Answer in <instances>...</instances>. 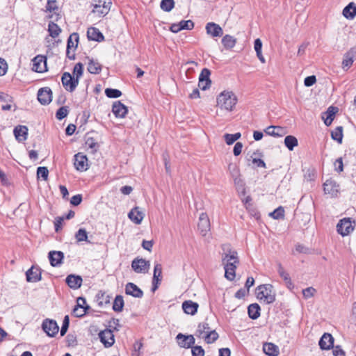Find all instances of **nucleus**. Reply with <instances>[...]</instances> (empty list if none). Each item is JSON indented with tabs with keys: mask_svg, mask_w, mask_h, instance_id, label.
<instances>
[{
	"mask_svg": "<svg viewBox=\"0 0 356 356\" xmlns=\"http://www.w3.org/2000/svg\"><path fill=\"white\" fill-rule=\"evenodd\" d=\"M222 262L225 271V277L230 281L234 280L236 265L239 263L237 252L229 250L222 256Z\"/></svg>",
	"mask_w": 356,
	"mask_h": 356,
	"instance_id": "f257e3e1",
	"label": "nucleus"
},
{
	"mask_svg": "<svg viewBox=\"0 0 356 356\" xmlns=\"http://www.w3.org/2000/svg\"><path fill=\"white\" fill-rule=\"evenodd\" d=\"M237 101V97L232 91L224 90L217 97V106L222 110L232 111Z\"/></svg>",
	"mask_w": 356,
	"mask_h": 356,
	"instance_id": "f03ea898",
	"label": "nucleus"
},
{
	"mask_svg": "<svg viewBox=\"0 0 356 356\" xmlns=\"http://www.w3.org/2000/svg\"><path fill=\"white\" fill-rule=\"evenodd\" d=\"M257 298L266 304L273 303L275 300V292L270 284L259 285L256 289Z\"/></svg>",
	"mask_w": 356,
	"mask_h": 356,
	"instance_id": "7ed1b4c3",
	"label": "nucleus"
},
{
	"mask_svg": "<svg viewBox=\"0 0 356 356\" xmlns=\"http://www.w3.org/2000/svg\"><path fill=\"white\" fill-rule=\"evenodd\" d=\"M62 83L66 90L73 92L79 84V81L69 72H64L61 78Z\"/></svg>",
	"mask_w": 356,
	"mask_h": 356,
	"instance_id": "20e7f679",
	"label": "nucleus"
},
{
	"mask_svg": "<svg viewBox=\"0 0 356 356\" xmlns=\"http://www.w3.org/2000/svg\"><path fill=\"white\" fill-rule=\"evenodd\" d=\"M132 269L137 273H146L150 268V263L144 259L136 258L131 262Z\"/></svg>",
	"mask_w": 356,
	"mask_h": 356,
	"instance_id": "39448f33",
	"label": "nucleus"
},
{
	"mask_svg": "<svg viewBox=\"0 0 356 356\" xmlns=\"http://www.w3.org/2000/svg\"><path fill=\"white\" fill-rule=\"evenodd\" d=\"M337 232L341 236H347L354 229L350 218L340 220L337 225Z\"/></svg>",
	"mask_w": 356,
	"mask_h": 356,
	"instance_id": "423d86ee",
	"label": "nucleus"
},
{
	"mask_svg": "<svg viewBox=\"0 0 356 356\" xmlns=\"http://www.w3.org/2000/svg\"><path fill=\"white\" fill-rule=\"evenodd\" d=\"M42 330L49 337H54L58 332L59 327L56 322L51 319H45L42 325Z\"/></svg>",
	"mask_w": 356,
	"mask_h": 356,
	"instance_id": "0eeeda50",
	"label": "nucleus"
},
{
	"mask_svg": "<svg viewBox=\"0 0 356 356\" xmlns=\"http://www.w3.org/2000/svg\"><path fill=\"white\" fill-rule=\"evenodd\" d=\"M99 337L101 342L106 348L112 346L115 342L114 334L113 331L110 329H106L103 331H101L99 334Z\"/></svg>",
	"mask_w": 356,
	"mask_h": 356,
	"instance_id": "6e6552de",
	"label": "nucleus"
},
{
	"mask_svg": "<svg viewBox=\"0 0 356 356\" xmlns=\"http://www.w3.org/2000/svg\"><path fill=\"white\" fill-rule=\"evenodd\" d=\"M33 70L36 72H43L47 70V58L42 55H38L33 59Z\"/></svg>",
	"mask_w": 356,
	"mask_h": 356,
	"instance_id": "1a4fd4ad",
	"label": "nucleus"
},
{
	"mask_svg": "<svg viewBox=\"0 0 356 356\" xmlns=\"http://www.w3.org/2000/svg\"><path fill=\"white\" fill-rule=\"evenodd\" d=\"M197 227L202 236H206L210 231V221L207 213H202L200 215Z\"/></svg>",
	"mask_w": 356,
	"mask_h": 356,
	"instance_id": "9d476101",
	"label": "nucleus"
},
{
	"mask_svg": "<svg viewBox=\"0 0 356 356\" xmlns=\"http://www.w3.org/2000/svg\"><path fill=\"white\" fill-rule=\"evenodd\" d=\"M38 99L43 105L49 104L52 100V92L49 88H40L38 92Z\"/></svg>",
	"mask_w": 356,
	"mask_h": 356,
	"instance_id": "9b49d317",
	"label": "nucleus"
},
{
	"mask_svg": "<svg viewBox=\"0 0 356 356\" xmlns=\"http://www.w3.org/2000/svg\"><path fill=\"white\" fill-rule=\"evenodd\" d=\"M177 343L181 348H189L195 343V339L193 335H184L179 333L176 337Z\"/></svg>",
	"mask_w": 356,
	"mask_h": 356,
	"instance_id": "f8f14e48",
	"label": "nucleus"
},
{
	"mask_svg": "<svg viewBox=\"0 0 356 356\" xmlns=\"http://www.w3.org/2000/svg\"><path fill=\"white\" fill-rule=\"evenodd\" d=\"M74 167L79 171H86L88 169V158L81 153L74 156Z\"/></svg>",
	"mask_w": 356,
	"mask_h": 356,
	"instance_id": "ddd939ff",
	"label": "nucleus"
},
{
	"mask_svg": "<svg viewBox=\"0 0 356 356\" xmlns=\"http://www.w3.org/2000/svg\"><path fill=\"white\" fill-rule=\"evenodd\" d=\"M334 338L330 333H324L319 340L318 345L322 350H330L334 348Z\"/></svg>",
	"mask_w": 356,
	"mask_h": 356,
	"instance_id": "4468645a",
	"label": "nucleus"
},
{
	"mask_svg": "<svg viewBox=\"0 0 356 356\" xmlns=\"http://www.w3.org/2000/svg\"><path fill=\"white\" fill-rule=\"evenodd\" d=\"M323 188L325 193L330 194L331 196L334 197L337 195L339 192V186L334 180L330 179L324 183Z\"/></svg>",
	"mask_w": 356,
	"mask_h": 356,
	"instance_id": "2eb2a0df",
	"label": "nucleus"
},
{
	"mask_svg": "<svg viewBox=\"0 0 356 356\" xmlns=\"http://www.w3.org/2000/svg\"><path fill=\"white\" fill-rule=\"evenodd\" d=\"M356 56V47H352L348 52L344 54L342 61V67L345 70L349 69L353 63L354 57Z\"/></svg>",
	"mask_w": 356,
	"mask_h": 356,
	"instance_id": "dca6fc26",
	"label": "nucleus"
},
{
	"mask_svg": "<svg viewBox=\"0 0 356 356\" xmlns=\"http://www.w3.org/2000/svg\"><path fill=\"white\" fill-rule=\"evenodd\" d=\"M162 266L160 264H156L154 268V274L152 279V291L154 292L159 287V284L161 281Z\"/></svg>",
	"mask_w": 356,
	"mask_h": 356,
	"instance_id": "f3484780",
	"label": "nucleus"
},
{
	"mask_svg": "<svg viewBox=\"0 0 356 356\" xmlns=\"http://www.w3.org/2000/svg\"><path fill=\"white\" fill-rule=\"evenodd\" d=\"M125 293L134 298H141L143 296V291L132 282H129L125 286Z\"/></svg>",
	"mask_w": 356,
	"mask_h": 356,
	"instance_id": "a211bd4d",
	"label": "nucleus"
},
{
	"mask_svg": "<svg viewBox=\"0 0 356 356\" xmlns=\"http://www.w3.org/2000/svg\"><path fill=\"white\" fill-rule=\"evenodd\" d=\"M112 111L117 118H124L127 113V107L120 101L115 102L113 104Z\"/></svg>",
	"mask_w": 356,
	"mask_h": 356,
	"instance_id": "6ab92c4d",
	"label": "nucleus"
},
{
	"mask_svg": "<svg viewBox=\"0 0 356 356\" xmlns=\"http://www.w3.org/2000/svg\"><path fill=\"white\" fill-rule=\"evenodd\" d=\"M64 258V254L61 251H50L49 252V259L52 266H58L62 264Z\"/></svg>",
	"mask_w": 356,
	"mask_h": 356,
	"instance_id": "aec40b11",
	"label": "nucleus"
},
{
	"mask_svg": "<svg viewBox=\"0 0 356 356\" xmlns=\"http://www.w3.org/2000/svg\"><path fill=\"white\" fill-rule=\"evenodd\" d=\"M207 33L212 37H220L223 34L222 28L217 24L209 22L206 25Z\"/></svg>",
	"mask_w": 356,
	"mask_h": 356,
	"instance_id": "412c9836",
	"label": "nucleus"
},
{
	"mask_svg": "<svg viewBox=\"0 0 356 356\" xmlns=\"http://www.w3.org/2000/svg\"><path fill=\"white\" fill-rule=\"evenodd\" d=\"M26 280L29 282H37L41 280V272L40 269L32 266L26 273Z\"/></svg>",
	"mask_w": 356,
	"mask_h": 356,
	"instance_id": "4be33fe9",
	"label": "nucleus"
},
{
	"mask_svg": "<svg viewBox=\"0 0 356 356\" xmlns=\"http://www.w3.org/2000/svg\"><path fill=\"white\" fill-rule=\"evenodd\" d=\"M264 131L267 135L274 137H282L286 134V129L280 126H269Z\"/></svg>",
	"mask_w": 356,
	"mask_h": 356,
	"instance_id": "5701e85b",
	"label": "nucleus"
},
{
	"mask_svg": "<svg viewBox=\"0 0 356 356\" xmlns=\"http://www.w3.org/2000/svg\"><path fill=\"white\" fill-rule=\"evenodd\" d=\"M79 42V35L76 33H74L70 35L67 40V56L70 60H74L75 58L74 54H72V56H70V49L72 47H76Z\"/></svg>",
	"mask_w": 356,
	"mask_h": 356,
	"instance_id": "b1692460",
	"label": "nucleus"
},
{
	"mask_svg": "<svg viewBox=\"0 0 356 356\" xmlns=\"http://www.w3.org/2000/svg\"><path fill=\"white\" fill-rule=\"evenodd\" d=\"M65 281L69 287L73 289L80 288L82 284V278L79 275H69Z\"/></svg>",
	"mask_w": 356,
	"mask_h": 356,
	"instance_id": "393cba45",
	"label": "nucleus"
},
{
	"mask_svg": "<svg viewBox=\"0 0 356 356\" xmlns=\"http://www.w3.org/2000/svg\"><path fill=\"white\" fill-rule=\"evenodd\" d=\"M198 307L199 305L192 300H186L182 303V309L184 312L186 314L192 316L197 313Z\"/></svg>",
	"mask_w": 356,
	"mask_h": 356,
	"instance_id": "a878e982",
	"label": "nucleus"
},
{
	"mask_svg": "<svg viewBox=\"0 0 356 356\" xmlns=\"http://www.w3.org/2000/svg\"><path fill=\"white\" fill-rule=\"evenodd\" d=\"M13 133L19 142H23L27 138L28 128L26 126L19 125L14 129Z\"/></svg>",
	"mask_w": 356,
	"mask_h": 356,
	"instance_id": "bb28decb",
	"label": "nucleus"
},
{
	"mask_svg": "<svg viewBox=\"0 0 356 356\" xmlns=\"http://www.w3.org/2000/svg\"><path fill=\"white\" fill-rule=\"evenodd\" d=\"M87 36L89 40L101 42L103 41L104 37L99 30L95 27H90L88 29Z\"/></svg>",
	"mask_w": 356,
	"mask_h": 356,
	"instance_id": "cd10ccee",
	"label": "nucleus"
},
{
	"mask_svg": "<svg viewBox=\"0 0 356 356\" xmlns=\"http://www.w3.org/2000/svg\"><path fill=\"white\" fill-rule=\"evenodd\" d=\"M128 217L132 222L139 225L144 218V214L143 212L138 211V207H135L128 213Z\"/></svg>",
	"mask_w": 356,
	"mask_h": 356,
	"instance_id": "c85d7f7f",
	"label": "nucleus"
},
{
	"mask_svg": "<svg viewBox=\"0 0 356 356\" xmlns=\"http://www.w3.org/2000/svg\"><path fill=\"white\" fill-rule=\"evenodd\" d=\"M210 74H211L210 71L207 68H204L200 73V75L199 76L198 87L200 89H202V90H207V86L206 85L203 86L202 83L204 81H207V82L211 81V80L209 79Z\"/></svg>",
	"mask_w": 356,
	"mask_h": 356,
	"instance_id": "c756f323",
	"label": "nucleus"
},
{
	"mask_svg": "<svg viewBox=\"0 0 356 356\" xmlns=\"http://www.w3.org/2000/svg\"><path fill=\"white\" fill-rule=\"evenodd\" d=\"M343 16L349 19H353L356 16V5L353 2L348 3L343 10Z\"/></svg>",
	"mask_w": 356,
	"mask_h": 356,
	"instance_id": "7c9ffc66",
	"label": "nucleus"
},
{
	"mask_svg": "<svg viewBox=\"0 0 356 356\" xmlns=\"http://www.w3.org/2000/svg\"><path fill=\"white\" fill-rule=\"evenodd\" d=\"M263 350L268 356H277L279 354L278 347L272 343H264Z\"/></svg>",
	"mask_w": 356,
	"mask_h": 356,
	"instance_id": "2f4dec72",
	"label": "nucleus"
},
{
	"mask_svg": "<svg viewBox=\"0 0 356 356\" xmlns=\"http://www.w3.org/2000/svg\"><path fill=\"white\" fill-rule=\"evenodd\" d=\"M260 307L258 304H251L248 307L249 317L253 320L257 319L260 316Z\"/></svg>",
	"mask_w": 356,
	"mask_h": 356,
	"instance_id": "473e14b6",
	"label": "nucleus"
},
{
	"mask_svg": "<svg viewBox=\"0 0 356 356\" xmlns=\"http://www.w3.org/2000/svg\"><path fill=\"white\" fill-rule=\"evenodd\" d=\"M102 70L101 64L93 59H90L88 65V71L94 74H99Z\"/></svg>",
	"mask_w": 356,
	"mask_h": 356,
	"instance_id": "72a5a7b5",
	"label": "nucleus"
},
{
	"mask_svg": "<svg viewBox=\"0 0 356 356\" xmlns=\"http://www.w3.org/2000/svg\"><path fill=\"white\" fill-rule=\"evenodd\" d=\"M211 330V329L209 327V323L207 322H202L199 323L195 334L197 337L201 338L203 337V335H205Z\"/></svg>",
	"mask_w": 356,
	"mask_h": 356,
	"instance_id": "f704fd0d",
	"label": "nucleus"
},
{
	"mask_svg": "<svg viewBox=\"0 0 356 356\" xmlns=\"http://www.w3.org/2000/svg\"><path fill=\"white\" fill-rule=\"evenodd\" d=\"M337 111V108L332 106L328 108L327 111L325 113V115H326V118H324V123L325 125L330 126L332 124Z\"/></svg>",
	"mask_w": 356,
	"mask_h": 356,
	"instance_id": "c9c22d12",
	"label": "nucleus"
},
{
	"mask_svg": "<svg viewBox=\"0 0 356 356\" xmlns=\"http://www.w3.org/2000/svg\"><path fill=\"white\" fill-rule=\"evenodd\" d=\"M236 38L230 35H225L222 39V43L227 49L233 48L236 44Z\"/></svg>",
	"mask_w": 356,
	"mask_h": 356,
	"instance_id": "e433bc0d",
	"label": "nucleus"
},
{
	"mask_svg": "<svg viewBox=\"0 0 356 356\" xmlns=\"http://www.w3.org/2000/svg\"><path fill=\"white\" fill-rule=\"evenodd\" d=\"M284 145L289 150L292 151L298 145V139L293 136H287L284 138Z\"/></svg>",
	"mask_w": 356,
	"mask_h": 356,
	"instance_id": "4c0bfd02",
	"label": "nucleus"
},
{
	"mask_svg": "<svg viewBox=\"0 0 356 356\" xmlns=\"http://www.w3.org/2000/svg\"><path fill=\"white\" fill-rule=\"evenodd\" d=\"M124 303L123 297L120 295H118L114 300L113 304V309L117 312H122L124 307Z\"/></svg>",
	"mask_w": 356,
	"mask_h": 356,
	"instance_id": "58836bf2",
	"label": "nucleus"
},
{
	"mask_svg": "<svg viewBox=\"0 0 356 356\" xmlns=\"http://www.w3.org/2000/svg\"><path fill=\"white\" fill-rule=\"evenodd\" d=\"M331 137L334 140L341 143L343 139V127L341 126L336 127L334 130L331 132Z\"/></svg>",
	"mask_w": 356,
	"mask_h": 356,
	"instance_id": "ea45409f",
	"label": "nucleus"
},
{
	"mask_svg": "<svg viewBox=\"0 0 356 356\" xmlns=\"http://www.w3.org/2000/svg\"><path fill=\"white\" fill-rule=\"evenodd\" d=\"M48 31L49 32L50 36H51L54 38L58 36V35L61 32L60 28L56 24L52 22H49V24Z\"/></svg>",
	"mask_w": 356,
	"mask_h": 356,
	"instance_id": "a19ab883",
	"label": "nucleus"
},
{
	"mask_svg": "<svg viewBox=\"0 0 356 356\" xmlns=\"http://www.w3.org/2000/svg\"><path fill=\"white\" fill-rule=\"evenodd\" d=\"M218 334L216 332V330H211L205 335H203V339H204L205 341L207 343H212L216 341L218 339Z\"/></svg>",
	"mask_w": 356,
	"mask_h": 356,
	"instance_id": "79ce46f5",
	"label": "nucleus"
},
{
	"mask_svg": "<svg viewBox=\"0 0 356 356\" xmlns=\"http://www.w3.org/2000/svg\"><path fill=\"white\" fill-rule=\"evenodd\" d=\"M241 136V133L238 132L234 134H225L224 135V138L226 143L229 145L233 144L235 141L238 140Z\"/></svg>",
	"mask_w": 356,
	"mask_h": 356,
	"instance_id": "37998d69",
	"label": "nucleus"
},
{
	"mask_svg": "<svg viewBox=\"0 0 356 356\" xmlns=\"http://www.w3.org/2000/svg\"><path fill=\"white\" fill-rule=\"evenodd\" d=\"M75 238L76 239L77 242H89L88 241V233L83 228H80L77 231V232L75 234Z\"/></svg>",
	"mask_w": 356,
	"mask_h": 356,
	"instance_id": "c03bdc74",
	"label": "nucleus"
},
{
	"mask_svg": "<svg viewBox=\"0 0 356 356\" xmlns=\"http://www.w3.org/2000/svg\"><path fill=\"white\" fill-rule=\"evenodd\" d=\"M175 6L173 0H162L161 2V8L166 12H170Z\"/></svg>",
	"mask_w": 356,
	"mask_h": 356,
	"instance_id": "a18cd8bd",
	"label": "nucleus"
},
{
	"mask_svg": "<svg viewBox=\"0 0 356 356\" xmlns=\"http://www.w3.org/2000/svg\"><path fill=\"white\" fill-rule=\"evenodd\" d=\"M83 72V66L82 63H78L75 65L73 70V74L75 79H77L79 81V79L82 76Z\"/></svg>",
	"mask_w": 356,
	"mask_h": 356,
	"instance_id": "49530a36",
	"label": "nucleus"
},
{
	"mask_svg": "<svg viewBox=\"0 0 356 356\" xmlns=\"http://www.w3.org/2000/svg\"><path fill=\"white\" fill-rule=\"evenodd\" d=\"M270 216L274 219H281L284 216V209L282 207H279L270 213Z\"/></svg>",
	"mask_w": 356,
	"mask_h": 356,
	"instance_id": "de8ad7c7",
	"label": "nucleus"
},
{
	"mask_svg": "<svg viewBox=\"0 0 356 356\" xmlns=\"http://www.w3.org/2000/svg\"><path fill=\"white\" fill-rule=\"evenodd\" d=\"M105 94L109 98H118L122 95L120 90L113 88H106L105 90Z\"/></svg>",
	"mask_w": 356,
	"mask_h": 356,
	"instance_id": "09e8293b",
	"label": "nucleus"
},
{
	"mask_svg": "<svg viewBox=\"0 0 356 356\" xmlns=\"http://www.w3.org/2000/svg\"><path fill=\"white\" fill-rule=\"evenodd\" d=\"M111 7L107 6H104L101 7V8H93L92 13L97 14L99 17L105 16L110 11Z\"/></svg>",
	"mask_w": 356,
	"mask_h": 356,
	"instance_id": "8fccbe9b",
	"label": "nucleus"
},
{
	"mask_svg": "<svg viewBox=\"0 0 356 356\" xmlns=\"http://www.w3.org/2000/svg\"><path fill=\"white\" fill-rule=\"evenodd\" d=\"M49 170L46 167H38L37 169L38 178H42L43 180L46 181L48 178Z\"/></svg>",
	"mask_w": 356,
	"mask_h": 356,
	"instance_id": "3c124183",
	"label": "nucleus"
},
{
	"mask_svg": "<svg viewBox=\"0 0 356 356\" xmlns=\"http://www.w3.org/2000/svg\"><path fill=\"white\" fill-rule=\"evenodd\" d=\"M111 0H93V8H101L104 6L111 7Z\"/></svg>",
	"mask_w": 356,
	"mask_h": 356,
	"instance_id": "603ef678",
	"label": "nucleus"
},
{
	"mask_svg": "<svg viewBox=\"0 0 356 356\" xmlns=\"http://www.w3.org/2000/svg\"><path fill=\"white\" fill-rule=\"evenodd\" d=\"M69 111L67 106H62L56 111V117L58 120H62L68 115Z\"/></svg>",
	"mask_w": 356,
	"mask_h": 356,
	"instance_id": "864d4df0",
	"label": "nucleus"
},
{
	"mask_svg": "<svg viewBox=\"0 0 356 356\" xmlns=\"http://www.w3.org/2000/svg\"><path fill=\"white\" fill-rule=\"evenodd\" d=\"M86 146L94 152H96L98 145L93 138H88L86 141Z\"/></svg>",
	"mask_w": 356,
	"mask_h": 356,
	"instance_id": "5fc2aeb1",
	"label": "nucleus"
},
{
	"mask_svg": "<svg viewBox=\"0 0 356 356\" xmlns=\"http://www.w3.org/2000/svg\"><path fill=\"white\" fill-rule=\"evenodd\" d=\"M316 289L313 287H307L302 290V294L305 299L310 298L314 296L316 293Z\"/></svg>",
	"mask_w": 356,
	"mask_h": 356,
	"instance_id": "6e6d98bb",
	"label": "nucleus"
},
{
	"mask_svg": "<svg viewBox=\"0 0 356 356\" xmlns=\"http://www.w3.org/2000/svg\"><path fill=\"white\" fill-rule=\"evenodd\" d=\"M277 272L280 277H282L286 282H290L291 280L289 275L285 271L283 266L280 264H278Z\"/></svg>",
	"mask_w": 356,
	"mask_h": 356,
	"instance_id": "4d7b16f0",
	"label": "nucleus"
},
{
	"mask_svg": "<svg viewBox=\"0 0 356 356\" xmlns=\"http://www.w3.org/2000/svg\"><path fill=\"white\" fill-rule=\"evenodd\" d=\"M192 356H204V350L200 346H192Z\"/></svg>",
	"mask_w": 356,
	"mask_h": 356,
	"instance_id": "13d9d810",
	"label": "nucleus"
},
{
	"mask_svg": "<svg viewBox=\"0 0 356 356\" xmlns=\"http://www.w3.org/2000/svg\"><path fill=\"white\" fill-rule=\"evenodd\" d=\"M179 24L181 30H191L194 27V23L191 20H182Z\"/></svg>",
	"mask_w": 356,
	"mask_h": 356,
	"instance_id": "bf43d9fd",
	"label": "nucleus"
},
{
	"mask_svg": "<svg viewBox=\"0 0 356 356\" xmlns=\"http://www.w3.org/2000/svg\"><path fill=\"white\" fill-rule=\"evenodd\" d=\"M69 324H70L69 316H65L64 317V319L63 321V325H62L61 330H60V335L61 336H64L66 334L67 329L69 327Z\"/></svg>",
	"mask_w": 356,
	"mask_h": 356,
	"instance_id": "052dcab7",
	"label": "nucleus"
},
{
	"mask_svg": "<svg viewBox=\"0 0 356 356\" xmlns=\"http://www.w3.org/2000/svg\"><path fill=\"white\" fill-rule=\"evenodd\" d=\"M58 10L56 0H48L46 6V11L51 12Z\"/></svg>",
	"mask_w": 356,
	"mask_h": 356,
	"instance_id": "680f3d73",
	"label": "nucleus"
},
{
	"mask_svg": "<svg viewBox=\"0 0 356 356\" xmlns=\"http://www.w3.org/2000/svg\"><path fill=\"white\" fill-rule=\"evenodd\" d=\"M334 170L338 172H341L343 170V160L342 158L340 157L337 159L335 162L334 163Z\"/></svg>",
	"mask_w": 356,
	"mask_h": 356,
	"instance_id": "e2e57ef3",
	"label": "nucleus"
},
{
	"mask_svg": "<svg viewBox=\"0 0 356 356\" xmlns=\"http://www.w3.org/2000/svg\"><path fill=\"white\" fill-rule=\"evenodd\" d=\"M77 305H76V307H78L81 309H84V310H86L89 309V307L88 306H84L86 304V299L84 298H82V297H79L77 298Z\"/></svg>",
	"mask_w": 356,
	"mask_h": 356,
	"instance_id": "0e129e2a",
	"label": "nucleus"
},
{
	"mask_svg": "<svg viewBox=\"0 0 356 356\" xmlns=\"http://www.w3.org/2000/svg\"><path fill=\"white\" fill-rule=\"evenodd\" d=\"M316 76L312 75V76H307L305 79L304 83H305V86L309 87V86H313L316 83Z\"/></svg>",
	"mask_w": 356,
	"mask_h": 356,
	"instance_id": "69168bd1",
	"label": "nucleus"
},
{
	"mask_svg": "<svg viewBox=\"0 0 356 356\" xmlns=\"http://www.w3.org/2000/svg\"><path fill=\"white\" fill-rule=\"evenodd\" d=\"M82 201V196L81 195H76L72 197L70 203L74 206H78Z\"/></svg>",
	"mask_w": 356,
	"mask_h": 356,
	"instance_id": "338daca9",
	"label": "nucleus"
},
{
	"mask_svg": "<svg viewBox=\"0 0 356 356\" xmlns=\"http://www.w3.org/2000/svg\"><path fill=\"white\" fill-rule=\"evenodd\" d=\"M332 348L334 356H345V352L340 348V346H337Z\"/></svg>",
	"mask_w": 356,
	"mask_h": 356,
	"instance_id": "774afa93",
	"label": "nucleus"
}]
</instances>
